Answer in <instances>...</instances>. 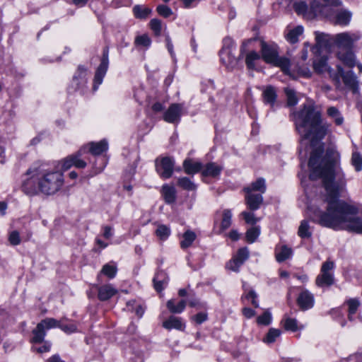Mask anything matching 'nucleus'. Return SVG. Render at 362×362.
I'll list each match as a JSON object with an SVG mask.
<instances>
[{
    "label": "nucleus",
    "mask_w": 362,
    "mask_h": 362,
    "mask_svg": "<svg viewBox=\"0 0 362 362\" xmlns=\"http://www.w3.org/2000/svg\"><path fill=\"white\" fill-rule=\"evenodd\" d=\"M339 163L340 154L334 146L328 147L325 155L321 146L312 152L308 162L310 179H322L326 198L321 207L314 209L310 216L313 221L323 227L362 233V221L356 216V209L339 199V192L346 184Z\"/></svg>",
    "instance_id": "f257e3e1"
},
{
    "label": "nucleus",
    "mask_w": 362,
    "mask_h": 362,
    "mask_svg": "<svg viewBox=\"0 0 362 362\" xmlns=\"http://www.w3.org/2000/svg\"><path fill=\"white\" fill-rule=\"evenodd\" d=\"M64 182V175L61 171L52 168L45 163L38 162L26 171L21 188L29 196L39 194L52 195L62 189Z\"/></svg>",
    "instance_id": "f03ea898"
},
{
    "label": "nucleus",
    "mask_w": 362,
    "mask_h": 362,
    "mask_svg": "<svg viewBox=\"0 0 362 362\" xmlns=\"http://www.w3.org/2000/svg\"><path fill=\"white\" fill-rule=\"evenodd\" d=\"M292 119L302 140H320L327 134L328 126L322 124L321 114L313 104H305L292 114Z\"/></svg>",
    "instance_id": "7ed1b4c3"
},
{
    "label": "nucleus",
    "mask_w": 362,
    "mask_h": 362,
    "mask_svg": "<svg viewBox=\"0 0 362 362\" xmlns=\"http://www.w3.org/2000/svg\"><path fill=\"white\" fill-rule=\"evenodd\" d=\"M261 53L262 59L269 64L280 67L284 71H288L290 67V62L286 57L278 56L277 46L268 45L264 42L261 43Z\"/></svg>",
    "instance_id": "20e7f679"
},
{
    "label": "nucleus",
    "mask_w": 362,
    "mask_h": 362,
    "mask_svg": "<svg viewBox=\"0 0 362 362\" xmlns=\"http://www.w3.org/2000/svg\"><path fill=\"white\" fill-rule=\"evenodd\" d=\"M235 51L234 41L230 37H225L223 40V47L220 51V59L227 68L233 69L238 64V59L234 55Z\"/></svg>",
    "instance_id": "39448f33"
},
{
    "label": "nucleus",
    "mask_w": 362,
    "mask_h": 362,
    "mask_svg": "<svg viewBox=\"0 0 362 362\" xmlns=\"http://www.w3.org/2000/svg\"><path fill=\"white\" fill-rule=\"evenodd\" d=\"M54 325H56L54 318L47 317L42 320L33 330V337L31 339V342L34 344L43 342L47 330L54 328Z\"/></svg>",
    "instance_id": "423d86ee"
},
{
    "label": "nucleus",
    "mask_w": 362,
    "mask_h": 362,
    "mask_svg": "<svg viewBox=\"0 0 362 362\" xmlns=\"http://www.w3.org/2000/svg\"><path fill=\"white\" fill-rule=\"evenodd\" d=\"M156 170L160 177L168 179L173 175L175 160L169 156L158 157L155 161Z\"/></svg>",
    "instance_id": "0eeeda50"
},
{
    "label": "nucleus",
    "mask_w": 362,
    "mask_h": 362,
    "mask_svg": "<svg viewBox=\"0 0 362 362\" xmlns=\"http://www.w3.org/2000/svg\"><path fill=\"white\" fill-rule=\"evenodd\" d=\"M334 267L332 261H326L322 265L320 274L316 278V284L318 286H330L333 284L334 277L332 271Z\"/></svg>",
    "instance_id": "6e6552de"
},
{
    "label": "nucleus",
    "mask_w": 362,
    "mask_h": 362,
    "mask_svg": "<svg viewBox=\"0 0 362 362\" xmlns=\"http://www.w3.org/2000/svg\"><path fill=\"white\" fill-rule=\"evenodd\" d=\"M360 39L358 34L341 33L334 37V43L338 50L352 49L354 43Z\"/></svg>",
    "instance_id": "1a4fd4ad"
},
{
    "label": "nucleus",
    "mask_w": 362,
    "mask_h": 362,
    "mask_svg": "<svg viewBox=\"0 0 362 362\" xmlns=\"http://www.w3.org/2000/svg\"><path fill=\"white\" fill-rule=\"evenodd\" d=\"M108 48L105 47L103 49V57L100 65L98 66L94 77L93 90H96L98 86L102 83L103 78L105 77L109 65L108 58Z\"/></svg>",
    "instance_id": "9d476101"
},
{
    "label": "nucleus",
    "mask_w": 362,
    "mask_h": 362,
    "mask_svg": "<svg viewBox=\"0 0 362 362\" xmlns=\"http://www.w3.org/2000/svg\"><path fill=\"white\" fill-rule=\"evenodd\" d=\"M337 72L334 73L333 79L339 82L340 78H341L344 84L349 88L352 89L354 93H356L358 86L356 78L354 73L352 71L344 73L343 68L340 65H337Z\"/></svg>",
    "instance_id": "9b49d317"
},
{
    "label": "nucleus",
    "mask_w": 362,
    "mask_h": 362,
    "mask_svg": "<svg viewBox=\"0 0 362 362\" xmlns=\"http://www.w3.org/2000/svg\"><path fill=\"white\" fill-rule=\"evenodd\" d=\"M87 69L82 65H79L75 72L70 87L73 90L83 89L87 83Z\"/></svg>",
    "instance_id": "f8f14e48"
},
{
    "label": "nucleus",
    "mask_w": 362,
    "mask_h": 362,
    "mask_svg": "<svg viewBox=\"0 0 362 362\" xmlns=\"http://www.w3.org/2000/svg\"><path fill=\"white\" fill-rule=\"evenodd\" d=\"M314 296L308 290L303 291L297 298V303L303 310H307L314 306Z\"/></svg>",
    "instance_id": "ddd939ff"
},
{
    "label": "nucleus",
    "mask_w": 362,
    "mask_h": 362,
    "mask_svg": "<svg viewBox=\"0 0 362 362\" xmlns=\"http://www.w3.org/2000/svg\"><path fill=\"white\" fill-rule=\"evenodd\" d=\"M337 58L345 66L352 68L356 65V58L352 49L337 50Z\"/></svg>",
    "instance_id": "4468645a"
},
{
    "label": "nucleus",
    "mask_w": 362,
    "mask_h": 362,
    "mask_svg": "<svg viewBox=\"0 0 362 362\" xmlns=\"http://www.w3.org/2000/svg\"><path fill=\"white\" fill-rule=\"evenodd\" d=\"M181 114V107L179 104H172L164 112L163 118L168 123H177Z\"/></svg>",
    "instance_id": "2eb2a0df"
},
{
    "label": "nucleus",
    "mask_w": 362,
    "mask_h": 362,
    "mask_svg": "<svg viewBox=\"0 0 362 362\" xmlns=\"http://www.w3.org/2000/svg\"><path fill=\"white\" fill-rule=\"evenodd\" d=\"M262 202L263 197L261 194L246 192L245 203L250 210H257L259 209Z\"/></svg>",
    "instance_id": "dca6fc26"
},
{
    "label": "nucleus",
    "mask_w": 362,
    "mask_h": 362,
    "mask_svg": "<svg viewBox=\"0 0 362 362\" xmlns=\"http://www.w3.org/2000/svg\"><path fill=\"white\" fill-rule=\"evenodd\" d=\"M313 69L317 73L319 74L328 72L332 78L333 76L334 75V74H332V70L327 64V57H320L315 59L313 62Z\"/></svg>",
    "instance_id": "f3484780"
},
{
    "label": "nucleus",
    "mask_w": 362,
    "mask_h": 362,
    "mask_svg": "<svg viewBox=\"0 0 362 362\" xmlns=\"http://www.w3.org/2000/svg\"><path fill=\"white\" fill-rule=\"evenodd\" d=\"M222 166L216 163H208L204 167L202 166V175L204 177H218L222 171Z\"/></svg>",
    "instance_id": "a211bd4d"
},
{
    "label": "nucleus",
    "mask_w": 362,
    "mask_h": 362,
    "mask_svg": "<svg viewBox=\"0 0 362 362\" xmlns=\"http://www.w3.org/2000/svg\"><path fill=\"white\" fill-rule=\"evenodd\" d=\"M182 167L185 173L188 175H194L202 169V164L193 159L186 158L182 163Z\"/></svg>",
    "instance_id": "6ab92c4d"
},
{
    "label": "nucleus",
    "mask_w": 362,
    "mask_h": 362,
    "mask_svg": "<svg viewBox=\"0 0 362 362\" xmlns=\"http://www.w3.org/2000/svg\"><path fill=\"white\" fill-rule=\"evenodd\" d=\"M117 293V290L112 284H105L98 288V298L102 300H107Z\"/></svg>",
    "instance_id": "aec40b11"
},
{
    "label": "nucleus",
    "mask_w": 362,
    "mask_h": 362,
    "mask_svg": "<svg viewBox=\"0 0 362 362\" xmlns=\"http://www.w3.org/2000/svg\"><path fill=\"white\" fill-rule=\"evenodd\" d=\"M262 95L264 103L269 105L273 109L277 98L276 89L272 86H268L264 88Z\"/></svg>",
    "instance_id": "412c9836"
},
{
    "label": "nucleus",
    "mask_w": 362,
    "mask_h": 362,
    "mask_svg": "<svg viewBox=\"0 0 362 362\" xmlns=\"http://www.w3.org/2000/svg\"><path fill=\"white\" fill-rule=\"evenodd\" d=\"M168 278L165 272L163 271L158 272L153 277V282L154 288L160 292L168 284Z\"/></svg>",
    "instance_id": "4be33fe9"
},
{
    "label": "nucleus",
    "mask_w": 362,
    "mask_h": 362,
    "mask_svg": "<svg viewBox=\"0 0 362 362\" xmlns=\"http://www.w3.org/2000/svg\"><path fill=\"white\" fill-rule=\"evenodd\" d=\"M245 192L253 193V192H259L262 195L266 191L265 180L260 177L255 182L251 183L250 186L244 188Z\"/></svg>",
    "instance_id": "5701e85b"
},
{
    "label": "nucleus",
    "mask_w": 362,
    "mask_h": 362,
    "mask_svg": "<svg viewBox=\"0 0 362 362\" xmlns=\"http://www.w3.org/2000/svg\"><path fill=\"white\" fill-rule=\"evenodd\" d=\"M182 189L189 191L187 197L189 198V201L187 202L188 207L191 208L192 201L195 197L194 191L196 189V185L189 179L182 177Z\"/></svg>",
    "instance_id": "b1692460"
},
{
    "label": "nucleus",
    "mask_w": 362,
    "mask_h": 362,
    "mask_svg": "<svg viewBox=\"0 0 362 362\" xmlns=\"http://www.w3.org/2000/svg\"><path fill=\"white\" fill-rule=\"evenodd\" d=\"M90 152L94 155H100L106 151L108 148L107 142L105 140H101L99 142H91L88 144Z\"/></svg>",
    "instance_id": "393cba45"
},
{
    "label": "nucleus",
    "mask_w": 362,
    "mask_h": 362,
    "mask_svg": "<svg viewBox=\"0 0 362 362\" xmlns=\"http://www.w3.org/2000/svg\"><path fill=\"white\" fill-rule=\"evenodd\" d=\"M175 189L173 185H164L162 187V194L165 202L168 204H171L175 202Z\"/></svg>",
    "instance_id": "a878e982"
},
{
    "label": "nucleus",
    "mask_w": 362,
    "mask_h": 362,
    "mask_svg": "<svg viewBox=\"0 0 362 362\" xmlns=\"http://www.w3.org/2000/svg\"><path fill=\"white\" fill-rule=\"evenodd\" d=\"M232 212L230 209H224L222 214V219L218 233H221L228 229L231 225Z\"/></svg>",
    "instance_id": "bb28decb"
},
{
    "label": "nucleus",
    "mask_w": 362,
    "mask_h": 362,
    "mask_svg": "<svg viewBox=\"0 0 362 362\" xmlns=\"http://www.w3.org/2000/svg\"><path fill=\"white\" fill-rule=\"evenodd\" d=\"M298 235L301 238H309L312 236L311 227L306 220H303L298 227Z\"/></svg>",
    "instance_id": "cd10ccee"
},
{
    "label": "nucleus",
    "mask_w": 362,
    "mask_h": 362,
    "mask_svg": "<svg viewBox=\"0 0 362 362\" xmlns=\"http://www.w3.org/2000/svg\"><path fill=\"white\" fill-rule=\"evenodd\" d=\"M351 13L346 10L339 11L335 17V23L340 25H346L349 23Z\"/></svg>",
    "instance_id": "c85d7f7f"
},
{
    "label": "nucleus",
    "mask_w": 362,
    "mask_h": 362,
    "mask_svg": "<svg viewBox=\"0 0 362 362\" xmlns=\"http://www.w3.org/2000/svg\"><path fill=\"white\" fill-rule=\"evenodd\" d=\"M133 13L136 18L145 19L151 13V9L140 5H136L133 8Z\"/></svg>",
    "instance_id": "c756f323"
},
{
    "label": "nucleus",
    "mask_w": 362,
    "mask_h": 362,
    "mask_svg": "<svg viewBox=\"0 0 362 362\" xmlns=\"http://www.w3.org/2000/svg\"><path fill=\"white\" fill-rule=\"evenodd\" d=\"M163 326L164 328L169 330L172 329L180 330L181 329V321L178 317L170 316L163 322Z\"/></svg>",
    "instance_id": "7c9ffc66"
},
{
    "label": "nucleus",
    "mask_w": 362,
    "mask_h": 362,
    "mask_svg": "<svg viewBox=\"0 0 362 362\" xmlns=\"http://www.w3.org/2000/svg\"><path fill=\"white\" fill-rule=\"evenodd\" d=\"M351 164L356 172L362 170V155L358 151H354L351 154Z\"/></svg>",
    "instance_id": "2f4dec72"
},
{
    "label": "nucleus",
    "mask_w": 362,
    "mask_h": 362,
    "mask_svg": "<svg viewBox=\"0 0 362 362\" xmlns=\"http://www.w3.org/2000/svg\"><path fill=\"white\" fill-rule=\"evenodd\" d=\"M197 238L195 232L187 230L182 234V248L188 247L192 245V243Z\"/></svg>",
    "instance_id": "473e14b6"
},
{
    "label": "nucleus",
    "mask_w": 362,
    "mask_h": 362,
    "mask_svg": "<svg viewBox=\"0 0 362 362\" xmlns=\"http://www.w3.org/2000/svg\"><path fill=\"white\" fill-rule=\"evenodd\" d=\"M292 255V250L286 246L283 245L280 248L279 252H276V258L279 262H281L287 259Z\"/></svg>",
    "instance_id": "72a5a7b5"
},
{
    "label": "nucleus",
    "mask_w": 362,
    "mask_h": 362,
    "mask_svg": "<svg viewBox=\"0 0 362 362\" xmlns=\"http://www.w3.org/2000/svg\"><path fill=\"white\" fill-rule=\"evenodd\" d=\"M327 115L334 120L337 125H341L344 122V118L341 117L339 111L335 107H330L327 109Z\"/></svg>",
    "instance_id": "f704fd0d"
},
{
    "label": "nucleus",
    "mask_w": 362,
    "mask_h": 362,
    "mask_svg": "<svg viewBox=\"0 0 362 362\" xmlns=\"http://www.w3.org/2000/svg\"><path fill=\"white\" fill-rule=\"evenodd\" d=\"M303 32L302 26H297L295 28L289 30L286 35V39L291 43H296L298 41V36H300Z\"/></svg>",
    "instance_id": "c9c22d12"
},
{
    "label": "nucleus",
    "mask_w": 362,
    "mask_h": 362,
    "mask_svg": "<svg viewBox=\"0 0 362 362\" xmlns=\"http://www.w3.org/2000/svg\"><path fill=\"white\" fill-rule=\"evenodd\" d=\"M259 54L255 51H251L247 53L245 56V64L249 69H253L255 67V62L259 59Z\"/></svg>",
    "instance_id": "e433bc0d"
},
{
    "label": "nucleus",
    "mask_w": 362,
    "mask_h": 362,
    "mask_svg": "<svg viewBox=\"0 0 362 362\" xmlns=\"http://www.w3.org/2000/svg\"><path fill=\"white\" fill-rule=\"evenodd\" d=\"M281 334V331L279 329L270 328L268 333L263 339V341L266 344H272L276 341Z\"/></svg>",
    "instance_id": "4c0bfd02"
},
{
    "label": "nucleus",
    "mask_w": 362,
    "mask_h": 362,
    "mask_svg": "<svg viewBox=\"0 0 362 362\" xmlns=\"http://www.w3.org/2000/svg\"><path fill=\"white\" fill-rule=\"evenodd\" d=\"M155 233L160 240H165L169 237L170 234V230L167 226L160 224L158 226Z\"/></svg>",
    "instance_id": "58836bf2"
},
{
    "label": "nucleus",
    "mask_w": 362,
    "mask_h": 362,
    "mask_svg": "<svg viewBox=\"0 0 362 362\" xmlns=\"http://www.w3.org/2000/svg\"><path fill=\"white\" fill-rule=\"evenodd\" d=\"M260 234L259 227L255 226L249 228L246 232V240L248 243H254Z\"/></svg>",
    "instance_id": "ea45409f"
},
{
    "label": "nucleus",
    "mask_w": 362,
    "mask_h": 362,
    "mask_svg": "<svg viewBox=\"0 0 362 362\" xmlns=\"http://www.w3.org/2000/svg\"><path fill=\"white\" fill-rule=\"evenodd\" d=\"M167 308L172 313H180L181 312V300H169L167 302Z\"/></svg>",
    "instance_id": "a19ab883"
},
{
    "label": "nucleus",
    "mask_w": 362,
    "mask_h": 362,
    "mask_svg": "<svg viewBox=\"0 0 362 362\" xmlns=\"http://www.w3.org/2000/svg\"><path fill=\"white\" fill-rule=\"evenodd\" d=\"M56 325H54L55 327H59L62 331H64L65 333L71 334L73 332H76L77 327L74 324H69V325H64L62 322L61 320H57L55 319Z\"/></svg>",
    "instance_id": "79ce46f5"
},
{
    "label": "nucleus",
    "mask_w": 362,
    "mask_h": 362,
    "mask_svg": "<svg viewBox=\"0 0 362 362\" xmlns=\"http://www.w3.org/2000/svg\"><path fill=\"white\" fill-rule=\"evenodd\" d=\"M134 43L136 46H141L148 48L151 44V40L148 35L144 34L139 35L135 38Z\"/></svg>",
    "instance_id": "37998d69"
},
{
    "label": "nucleus",
    "mask_w": 362,
    "mask_h": 362,
    "mask_svg": "<svg viewBox=\"0 0 362 362\" xmlns=\"http://www.w3.org/2000/svg\"><path fill=\"white\" fill-rule=\"evenodd\" d=\"M310 9L315 15H326V6H322L318 1L314 0L310 4Z\"/></svg>",
    "instance_id": "c03bdc74"
},
{
    "label": "nucleus",
    "mask_w": 362,
    "mask_h": 362,
    "mask_svg": "<svg viewBox=\"0 0 362 362\" xmlns=\"http://www.w3.org/2000/svg\"><path fill=\"white\" fill-rule=\"evenodd\" d=\"M149 25L155 35L159 36L161 34L163 26L160 20L153 18L151 20Z\"/></svg>",
    "instance_id": "a18cd8bd"
},
{
    "label": "nucleus",
    "mask_w": 362,
    "mask_h": 362,
    "mask_svg": "<svg viewBox=\"0 0 362 362\" xmlns=\"http://www.w3.org/2000/svg\"><path fill=\"white\" fill-rule=\"evenodd\" d=\"M284 91L286 95L288 105L293 106L296 105L298 103V98L296 97V92L289 88H285Z\"/></svg>",
    "instance_id": "49530a36"
},
{
    "label": "nucleus",
    "mask_w": 362,
    "mask_h": 362,
    "mask_svg": "<svg viewBox=\"0 0 362 362\" xmlns=\"http://www.w3.org/2000/svg\"><path fill=\"white\" fill-rule=\"evenodd\" d=\"M101 272L110 279L115 276L117 273V267L110 264H106L103 267Z\"/></svg>",
    "instance_id": "de8ad7c7"
},
{
    "label": "nucleus",
    "mask_w": 362,
    "mask_h": 362,
    "mask_svg": "<svg viewBox=\"0 0 362 362\" xmlns=\"http://www.w3.org/2000/svg\"><path fill=\"white\" fill-rule=\"evenodd\" d=\"M349 305V318L353 320V315L356 313L360 303L356 299H351L348 301Z\"/></svg>",
    "instance_id": "09e8293b"
},
{
    "label": "nucleus",
    "mask_w": 362,
    "mask_h": 362,
    "mask_svg": "<svg viewBox=\"0 0 362 362\" xmlns=\"http://www.w3.org/2000/svg\"><path fill=\"white\" fill-rule=\"evenodd\" d=\"M285 329L296 332L298 329V322L296 319L287 317L284 322Z\"/></svg>",
    "instance_id": "8fccbe9b"
},
{
    "label": "nucleus",
    "mask_w": 362,
    "mask_h": 362,
    "mask_svg": "<svg viewBox=\"0 0 362 362\" xmlns=\"http://www.w3.org/2000/svg\"><path fill=\"white\" fill-rule=\"evenodd\" d=\"M249 257V250L247 247L240 248L237 255L234 257V258L239 261L242 264L248 259Z\"/></svg>",
    "instance_id": "3c124183"
},
{
    "label": "nucleus",
    "mask_w": 362,
    "mask_h": 362,
    "mask_svg": "<svg viewBox=\"0 0 362 362\" xmlns=\"http://www.w3.org/2000/svg\"><path fill=\"white\" fill-rule=\"evenodd\" d=\"M317 45L320 47L325 46L329 41V36L323 33L315 32Z\"/></svg>",
    "instance_id": "603ef678"
},
{
    "label": "nucleus",
    "mask_w": 362,
    "mask_h": 362,
    "mask_svg": "<svg viewBox=\"0 0 362 362\" xmlns=\"http://www.w3.org/2000/svg\"><path fill=\"white\" fill-rule=\"evenodd\" d=\"M241 216L247 223L251 225H255L259 220L258 218L255 217L253 213L251 212L243 211L241 213Z\"/></svg>",
    "instance_id": "864d4df0"
},
{
    "label": "nucleus",
    "mask_w": 362,
    "mask_h": 362,
    "mask_svg": "<svg viewBox=\"0 0 362 362\" xmlns=\"http://www.w3.org/2000/svg\"><path fill=\"white\" fill-rule=\"evenodd\" d=\"M257 323L263 325H268L272 321L271 313L268 311L264 312L262 315L257 317Z\"/></svg>",
    "instance_id": "5fc2aeb1"
},
{
    "label": "nucleus",
    "mask_w": 362,
    "mask_h": 362,
    "mask_svg": "<svg viewBox=\"0 0 362 362\" xmlns=\"http://www.w3.org/2000/svg\"><path fill=\"white\" fill-rule=\"evenodd\" d=\"M81 151H79L77 153L74 154V166L77 168H84L86 166V163L81 158Z\"/></svg>",
    "instance_id": "6e6d98bb"
},
{
    "label": "nucleus",
    "mask_w": 362,
    "mask_h": 362,
    "mask_svg": "<svg viewBox=\"0 0 362 362\" xmlns=\"http://www.w3.org/2000/svg\"><path fill=\"white\" fill-rule=\"evenodd\" d=\"M243 264L239 262L238 260L235 259L234 257L230 260L227 264H226V268L229 270H231L233 272H239V269H240V267L242 266Z\"/></svg>",
    "instance_id": "4d7b16f0"
},
{
    "label": "nucleus",
    "mask_w": 362,
    "mask_h": 362,
    "mask_svg": "<svg viewBox=\"0 0 362 362\" xmlns=\"http://www.w3.org/2000/svg\"><path fill=\"white\" fill-rule=\"evenodd\" d=\"M156 11L159 15H160L165 18L169 17L173 13L172 10L168 6H167L165 5L158 6Z\"/></svg>",
    "instance_id": "13d9d810"
},
{
    "label": "nucleus",
    "mask_w": 362,
    "mask_h": 362,
    "mask_svg": "<svg viewBox=\"0 0 362 362\" xmlns=\"http://www.w3.org/2000/svg\"><path fill=\"white\" fill-rule=\"evenodd\" d=\"M9 243L12 245H18L21 243V238L19 233L16 230H13L9 233L8 236Z\"/></svg>",
    "instance_id": "bf43d9fd"
},
{
    "label": "nucleus",
    "mask_w": 362,
    "mask_h": 362,
    "mask_svg": "<svg viewBox=\"0 0 362 362\" xmlns=\"http://www.w3.org/2000/svg\"><path fill=\"white\" fill-rule=\"evenodd\" d=\"M74 154L71 155L61 161L62 168L64 170L69 169L71 166H74Z\"/></svg>",
    "instance_id": "052dcab7"
},
{
    "label": "nucleus",
    "mask_w": 362,
    "mask_h": 362,
    "mask_svg": "<svg viewBox=\"0 0 362 362\" xmlns=\"http://www.w3.org/2000/svg\"><path fill=\"white\" fill-rule=\"evenodd\" d=\"M293 6L296 12L298 14H303L308 8L307 4L303 1L295 3Z\"/></svg>",
    "instance_id": "680f3d73"
},
{
    "label": "nucleus",
    "mask_w": 362,
    "mask_h": 362,
    "mask_svg": "<svg viewBox=\"0 0 362 362\" xmlns=\"http://www.w3.org/2000/svg\"><path fill=\"white\" fill-rule=\"evenodd\" d=\"M247 293L245 294V298L247 299H251L252 304L255 307H258V302L256 300L257 298V294L253 290H248Z\"/></svg>",
    "instance_id": "e2e57ef3"
},
{
    "label": "nucleus",
    "mask_w": 362,
    "mask_h": 362,
    "mask_svg": "<svg viewBox=\"0 0 362 362\" xmlns=\"http://www.w3.org/2000/svg\"><path fill=\"white\" fill-rule=\"evenodd\" d=\"M206 319L207 315L205 313H199L192 317V320L199 325L206 321Z\"/></svg>",
    "instance_id": "0e129e2a"
},
{
    "label": "nucleus",
    "mask_w": 362,
    "mask_h": 362,
    "mask_svg": "<svg viewBox=\"0 0 362 362\" xmlns=\"http://www.w3.org/2000/svg\"><path fill=\"white\" fill-rule=\"evenodd\" d=\"M202 0H182V7L186 8H194L198 5Z\"/></svg>",
    "instance_id": "69168bd1"
},
{
    "label": "nucleus",
    "mask_w": 362,
    "mask_h": 362,
    "mask_svg": "<svg viewBox=\"0 0 362 362\" xmlns=\"http://www.w3.org/2000/svg\"><path fill=\"white\" fill-rule=\"evenodd\" d=\"M51 348V343L49 341H45L44 344L38 348H36L35 350L39 353H45L48 352Z\"/></svg>",
    "instance_id": "338daca9"
},
{
    "label": "nucleus",
    "mask_w": 362,
    "mask_h": 362,
    "mask_svg": "<svg viewBox=\"0 0 362 362\" xmlns=\"http://www.w3.org/2000/svg\"><path fill=\"white\" fill-rule=\"evenodd\" d=\"M103 236L106 239H110L112 238V228L109 226H105L103 228Z\"/></svg>",
    "instance_id": "774afa93"
}]
</instances>
